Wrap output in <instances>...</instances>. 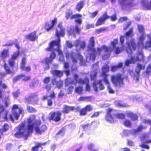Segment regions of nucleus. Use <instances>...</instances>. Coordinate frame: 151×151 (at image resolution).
<instances>
[{"label": "nucleus", "instance_id": "25", "mask_svg": "<svg viewBox=\"0 0 151 151\" xmlns=\"http://www.w3.org/2000/svg\"><path fill=\"white\" fill-rule=\"evenodd\" d=\"M84 4V2L83 1H79L76 4V9L78 12L80 11Z\"/></svg>", "mask_w": 151, "mask_h": 151}, {"label": "nucleus", "instance_id": "20", "mask_svg": "<svg viewBox=\"0 0 151 151\" xmlns=\"http://www.w3.org/2000/svg\"><path fill=\"white\" fill-rule=\"evenodd\" d=\"M74 109V108L73 106H70L68 105L64 106L62 112L64 113L67 114L70 111H73Z\"/></svg>", "mask_w": 151, "mask_h": 151}, {"label": "nucleus", "instance_id": "19", "mask_svg": "<svg viewBox=\"0 0 151 151\" xmlns=\"http://www.w3.org/2000/svg\"><path fill=\"white\" fill-rule=\"evenodd\" d=\"M146 128V127L143 126L142 125L140 124L135 129H133L132 132V134H135L139 132H141L143 130Z\"/></svg>", "mask_w": 151, "mask_h": 151}, {"label": "nucleus", "instance_id": "61", "mask_svg": "<svg viewBox=\"0 0 151 151\" xmlns=\"http://www.w3.org/2000/svg\"><path fill=\"white\" fill-rule=\"evenodd\" d=\"M37 95L36 94H32L28 96V99L29 101L31 100L32 99H35Z\"/></svg>", "mask_w": 151, "mask_h": 151}, {"label": "nucleus", "instance_id": "15", "mask_svg": "<svg viewBox=\"0 0 151 151\" xmlns=\"http://www.w3.org/2000/svg\"><path fill=\"white\" fill-rule=\"evenodd\" d=\"M25 38L26 39L28 40L32 41H35L37 38V37L36 35V31H35L29 33L28 35H25Z\"/></svg>", "mask_w": 151, "mask_h": 151}, {"label": "nucleus", "instance_id": "24", "mask_svg": "<svg viewBox=\"0 0 151 151\" xmlns=\"http://www.w3.org/2000/svg\"><path fill=\"white\" fill-rule=\"evenodd\" d=\"M47 143V142L44 143H39L36 144V145L32 147L31 149V150L32 151H38V149L39 147H41L42 149V145H45Z\"/></svg>", "mask_w": 151, "mask_h": 151}, {"label": "nucleus", "instance_id": "55", "mask_svg": "<svg viewBox=\"0 0 151 151\" xmlns=\"http://www.w3.org/2000/svg\"><path fill=\"white\" fill-rule=\"evenodd\" d=\"M116 106L120 108H125L128 106V105L126 104H122L120 103H118L116 104Z\"/></svg>", "mask_w": 151, "mask_h": 151}, {"label": "nucleus", "instance_id": "39", "mask_svg": "<svg viewBox=\"0 0 151 151\" xmlns=\"http://www.w3.org/2000/svg\"><path fill=\"white\" fill-rule=\"evenodd\" d=\"M149 40L146 42V47L147 49L151 47V36H149L148 37Z\"/></svg>", "mask_w": 151, "mask_h": 151}, {"label": "nucleus", "instance_id": "27", "mask_svg": "<svg viewBox=\"0 0 151 151\" xmlns=\"http://www.w3.org/2000/svg\"><path fill=\"white\" fill-rule=\"evenodd\" d=\"M88 79H89L87 77L83 79L81 78H79L76 81L75 84H76V83L83 84L86 83L88 82Z\"/></svg>", "mask_w": 151, "mask_h": 151}, {"label": "nucleus", "instance_id": "57", "mask_svg": "<svg viewBox=\"0 0 151 151\" xmlns=\"http://www.w3.org/2000/svg\"><path fill=\"white\" fill-rule=\"evenodd\" d=\"M138 28L139 32L143 33L144 31V29L142 25H138Z\"/></svg>", "mask_w": 151, "mask_h": 151}, {"label": "nucleus", "instance_id": "59", "mask_svg": "<svg viewBox=\"0 0 151 151\" xmlns=\"http://www.w3.org/2000/svg\"><path fill=\"white\" fill-rule=\"evenodd\" d=\"M131 22H127L125 25H124V26L123 27V29L124 30H126L131 25Z\"/></svg>", "mask_w": 151, "mask_h": 151}, {"label": "nucleus", "instance_id": "63", "mask_svg": "<svg viewBox=\"0 0 151 151\" xmlns=\"http://www.w3.org/2000/svg\"><path fill=\"white\" fill-rule=\"evenodd\" d=\"M76 55L78 59L80 60L81 62H82L83 60V57L81 55L80 53H77Z\"/></svg>", "mask_w": 151, "mask_h": 151}, {"label": "nucleus", "instance_id": "43", "mask_svg": "<svg viewBox=\"0 0 151 151\" xmlns=\"http://www.w3.org/2000/svg\"><path fill=\"white\" fill-rule=\"evenodd\" d=\"M138 45L139 47H140L142 49L145 48L147 49L146 47V43L145 44L143 41L139 42L138 43Z\"/></svg>", "mask_w": 151, "mask_h": 151}, {"label": "nucleus", "instance_id": "14", "mask_svg": "<svg viewBox=\"0 0 151 151\" xmlns=\"http://www.w3.org/2000/svg\"><path fill=\"white\" fill-rule=\"evenodd\" d=\"M128 47L129 49L127 48L126 51L127 53H132V50L131 48H132L133 50H135L137 47V44L136 43L134 40L132 39L128 43Z\"/></svg>", "mask_w": 151, "mask_h": 151}, {"label": "nucleus", "instance_id": "52", "mask_svg": "<svg viewBox=\"0 0 151 151\" xmlns=\"http://www.w3.org/2000/svg\"><path fill=\"white\" fill-rule=\"evenodd\" d=\"M111 45L114 48L116 47V46L118 43V40L117 39H114L113 41L111 42Z\"/></svg>", "mask_w": 151, "mask_h": 151}, {"label": "nucleus", "instance_id": "47", "mask_svg": "<svg viewBox=\"0 0 151 151\" xmlns=\"http://www.w3.org/2000/svg\"><path fill=\"white\" fill-rule=\"evenodd\" d=\"M14 61L15 60L10 58L9 59L8 61V64L12 67H13L14 66L15 63Z\"/></svg>", "mask_w": 151, "mask_h": 151}, {"label": "nucleus", "instance_id": "46", "mask_svg": "<svg viewBox=\"0 0 151 151\" xmlns=\"http://www.w3.org/2000/svg\"><path fill=\"white\" fill-rule=\"evenodd\" d=\"M114 48V53L116 54H119L122 51V49L119 47H116Z\"/></svg>", "mask_w": 151, "mask_h": 151}, {"label": "nucleus", "instance_id": "60", "mask_svg": "<svg viewBox=\"0 0 151 151\" xmlns=\"http://www.w3.org/2000/svg\"><path fill=\"white\" fill-rule=\"evenodd\" d=\"M135 61H131L128 59L126 60L125 61V65L126 66H128L130 63H134Z\"/></svg>", "mask_w": 151, "mask_h": 151}, {"label": "nucleus", "instance_id": "38", "mask_svg": "<svg viewBox=\"0 0 151 151\" xmlns=\"http://www.w3.org/2000/svg\"><path fill=\"white\" fill-rule=\"evenodd\" d=\"M20 54V52L19 51L16 52H14L13 54L12 55L10 58L12 59L15 60L17 59Z\"/></svg>", "mask_w": 151, "mask_h": 151}, {"label": "nucleus", "instance_id": "7", "mask_svg": "<svg viewBox=\"0 0 151 151\" xmlns=\"http://www.w3.org/2000/svg\"><path fill=\"white\" fill-rule=\"evenodd\" d=\"M113 111L112 108H108L106 110V115L105 118L106 121L111 123H114L116 121L114 118L115 114L112 113Z\"/></svg>", "mask_w": 151, "mask_h": 151}, {"label": "nucleus", "instance_id": "6", "mask_svg": "<svg viewBox=\"0 0 151 151\" xmlns=\"http://www.w3.org/2000/svg\"><path fill=\"white\" fill-rule=\"evenodd\" d=\"M111 78L112 83L115 86H119L123 84V78L122 77L121 75L119 73L112 76Z\"/></svg>", "mask_w": 151, "mask_h": 151}, {"label": "nucleus", "instance_id": "4", "mask_svg": "<svg viewBox=\"0 0 151 151\" xmlns=\"http://www.w3.org/2000/svg\"><path fill=\"white\" fill-rule=\"evenodd\" d=\"M12 114L9 116V119L12 121H14L13 116L15 119L17 120L20 116V115L22 113V110L18 108V105H14L12 107Z\"/></svg>", "mask_w": 151, "mask_h": 151}, {"label": "nucleus", "instance_id": "31", "mask_svg": "<svg viewBox=\"0 0 151 151\" xmlns=\"http://www.w3.org/2000/svg\"><path fill=\"white\" fill-rule=\"evenodd\" d=\"M125 35L127 37H132L133 35V28H130L128 31L126 32Z\"/></svg>", "mask_w": 151, "mask_h": 151}, {"label": "nucleus", "instance_id": "30", "mask_svg": "<svg viewBox=\"0 0 151 151\" xmlns=\"http://www.w3.org/2000/svg\"><path fill=\"white\" fill-rule=\"evenodd\" d=\"M53 28V27L48 22H47L45 23L44 28L45 30L48 31L51 30Z\"/></svg>", "mask_w": 151, "mask_h": 151}, {"label": "nucleus", "instance_id": "36", "mask_svg": "<svg viewBox=\"0 0 151 151\" xmlns=\"http://www.w3.org/2000/svg\"><path fill=\"white\" fill-rule=\"evenodd\" d=\"M20 68L22 70L27 72H29L31 70V68L29 66H25V65L20 67Z\"/></svg>", "mask_w": 151, "mask_h": 151}, {"label": "nucleus", "instance_id": "26", "mask_svg": "<svg viewBox=\"0 0 151 151\" xmlns=\"http://www.w3.org/2000/svg\"><path fill=\"white\" fill-rule=\"evenodd\" d=\"M122 63L121 62H119L116 65L111 66V70L112 72H115L118 69L122 68Z\"/></svg>", "mask_w": 151, "mask_h": 151}, {"label": "nucleus", "instance_id": "8", "mask_svg": "<svg viewBox=\"0 0 151 151\" xmlns=\"http://www.w3.org/2000/svg\"><path fill=\"white\" fill-rule=\"evenodd\" d=\"M50 116L48 119L49 121L52 120L55 122H58L61 119L62 114L59 111L52 112L50 113Z\"/></svg>", "mask_w": 151, "mask_h": 151}, {"label": "nucleus", "instance_id": "45", "mask_svg": "<svg viewBox=\"0 0 151 151\" xmlns=\"http://www.w3.org/2000/svg\"><path fill=\"white\" fill-rule=\"evenodd\" d=\"M91 124H85L82 125L81 126L85 130L90 129L91 128Z\"/></svg>", "mask_w": 151, "mask_h": 151}, {"label": "nucleus", "instance_id": "56", "mask_svg": "<svg viewBox=\"0 0 151 151\" xmlns=\"http://www.w3.org/2000/svg\"><path fill=\"white\" fill-rule=\"evenodd\" d=\"M50 78L49 77H46L44 78L43 80V82L45 84H47L50 81Z\"/></svg>", "mask_w": 151, "mask_h": 151}, {"label": "nucleus", "instance_id": "50", "mask_svg": "<svg viewBox=\"0 0 151 151\" xmlns=\"http://www.w3.org/2000/svg\"><path fill=\"white\" fill-rule=\"evenodd\" d=\"M100 113V112L99 111L94 112L91 116V117L93 118L95 117H98Z\"/></svg>", "mask_w": 151, "mask_h": 151}, {"label": "nucleus", "instance_id": "29", "mask_svg": "<svg viewBox=\"0 0 151 151\" xmlns=\"http://www.w3.org/2000/svg\"><path fill=\"white\" fill-rule=\"evenodd\" d=\"M4 67L5 69V73L6 74H13V71L11 70L9 67L6 64V63H5L4 65Z\"/></svg>", "mask_w": 151, "mask_h": 151}, {"label": "nucleus", "instance_id": "2", "mask_svg": "<svg viewBox=\"0 0 151 151\" xmlns=\"http://www.w3.org/2000/svg\"><path fill=\"white\" fill-rule=\"evenodd\" d=\"M89 45L87 46L88 50L91 52L89 54L90 59L94 61L95 59L96 56L100 55L101 52L104 50L106 54L103 55L104 58H107L110 56L113 51L111 47H107L105 45L101 46V47H97V49L94 48L95 45V38L93 37L90 38L89 40Z\"/></svg>", "mask_w": 151, "mask_h": 151}, {"label": "nucleus", "instance_id": "10", "mask_svg": "<svg viewBox=\"0 0 151 151\" xmlns=\"http://www.w3.org/2000/svg\"><path fill=\"white\" fill-rule=\"evenodd\" d=\"M73 12L72 10L69 9L67 10L65 13V17L66 19H72L76 18H80L82 17L81 14H73Z\"/></svg>", "mask_w": 151, "mask_h": 151}, {"label": "nucleus", "instance_id": "3", "mask_svg": "<svg viewBox=\"0 0 151 151\" xmlns=\"http://www.w3.org/2000/svg\"><path fill=\"white\" fill-rule=\"evenodd\" d=\"M58 27L60 28V31L57 29H56L55 35L58 37L57 40H53L51 41L49 44L48 46L45 50L47 51H57L60 55H63L62 51L60 50V37L64 36L65 29L63 28L60 24H59Z\"/></svg>", "mask_w": 151, "mask_h": 151}, {"label": "nucleus", "instance_id": "53", "mask_svg": "<svg viewBox=\"0 0 151 151\" xmlns=\"http://www.w3.org/2000/svg\"><path fill=\"white\" fill-rule=\"evenodd\" d=\"M12 94L13 97L17 99L20 94V92L18 90H17L16 91H14L12 93Z\"/></svg>", "mask_w": 151, "mask_h": 151}, {"label": "nucleus", "instance_id": "41", "mask_svg": "<svg viewBox=\"0 0 151 151\" xmlns=\"http://www.w3.org/2000/svg\"><path fill=\"white\" fill-rule=\"evenodd\" d=\"M27 109L28 111L30 113L35 112L36 111V110L35 109L29 106H27Z\"/></svg>", "mask_w": 151, "mask_h": 151}, {"label": "nucleus", "instance_id": "33", "mask_svg": "<svg viewBox=\"0 0 151 151\" xmlns=\"http://www.w3.org/2000/svg\"><path fill=\"white\" fill-rule=\"evenodd\" d=\"M1 55L2 57L4 58L8 57L9 55L8 50L4 49L2 51Z\"/></svg>", "mask_w": 151, "mask_h": 151}, {"label": "nucleus", "instance_id": "18", "mask_svg": "<svg viewBox=\"0 0 151 151\" xmlns=\"http://www.w3.org/2000/svg\"><path fill=\"white\" fill-rule=\"evenodd\" d=\"M50 72L53 76L60 77L63 75L62 71L58 70H52Z\"/></svg>", "mask_w": 151, "mask_h": 151}, {"label": "nucleus", "instance_id": "54", "mask_svg": "<svg viewBox=\"0 0 151 151\" xmlns=\"http://www.w3.org/2000/svg\"><path fill=\"white\" fill-rule=\"evenodd\" d=\"M127 18L126 17H120L119 19L118 22L119 23H121L124 21L127 20Z\"/></svg>", "mask_w": 151, "mask_h": 151}, {"label": "nucleus", "instance_id": "58", "mask_svg": "<svg viewBox=\"0 0 151 151\" xmlns=\"http://www.w3.org/2000/svg\"><path fill=\"white\" fill-rule=\"evenodd\" d=\"M65 134V131L63 128L60 129L58 132L56 134V135H61L63 136Z\"/></svg>", "mask_w": 151, "mask_h": 151}, {"label": "nucleus", "instance_id": "51", "mask_svg": "<svg viewBox=\"0 0 151 151\" xmlns=\"http://www.w3.org/2000/svg\"><path fill=\"white\" fill-rule=\"evenodd\" d=\"M106 29L105 27H101L96 30V32L97 33H100L104 31Z\"/></svg>", "mask_w": 151, "mask_h": 151}, {"label": "nucleus", "instance_id": "48", "mask_svg": "<svg viewBox=\"0 0 151 151\" xmlns=\"http://www.w3.org/2000/svg\"><path fill=\"white\" fill-rule=\"evenodd\" d=\"M63 82L61 80L57 81L56 84L57 87L58 88H60L63 86Z\"/></svg>", "mask_w": 151, "mask_h": 151}, {"label": "nucleus", "instance_id": "16", "mask_svg": "<svg viewBox=\"0 0 151 151\" xmlns=\"http://www.w3.org/2000/svg\"><path fill=\"white\" fill-rule=\"evenodd\" d=\"M141 4L145 9L151 10V0H141Z\"/></svg>", "mask_w": 151, "mask_h": 151}, {"label": "nucleus", "instance_id": "12", "mask_svg": "<svg viewBox=\"0 0 151 151\" xmlns=\"http://www.w3.org/2000/svg\"><path fill=\"white\" fill-rule=\"evenodd\" d=\"M102 80H99L98 82L95 81L93 84V86L94 90L96 92H97L98 90H104L105 86L102 83Z\"/></svg>", "mask_w": 151, "mask_h": 151}, {"label": "nucleus", "instance_id": "23", "mask_svg": "<svg viewBox=\"0 0 151 151\" xmlns=\"http://www.w3.org/2000/svg\"><path fill=\"white\" fill-rule=\"evenodd\" d=\"M103 81L107 85V89L108 92L110 93H114V91L112 88L110 83L109 81V80H105Z\"/></svg>", "mask_w": 151, "mask_h": 151}, {"label": "nucleus", "instance_id": "1", "mask_svg": "<svg viewBox=\"0 0 151 151\" xmlns=\"http://www.w3.org/2000/svg\"><path fill=\"white\" fill-rule=\"evenodd\" d=\"M27 122V128L26 127L25 122H22L17 127V131L14 134L15 137H23L24 139H27L30 134L33 132L34 126L35 132L38 134H41L47 130V127L45 125L43 124L39 126L42 123L40 119L37 120L33 122L32 119L29 118Z\"/></svg>", "mask_w": 151, "mask_h": 151}, {"label": "nucleus", "instance_id": "17", "mask_svg": "<svg viewBox=\"0 0 151 151\" xmlns=\"http://www.w3.org/2000/svg\"><path fill=\"white\" fill-rule=\"evenodd\" d=\"M65 57L67 59L70 58L72 59V61L73 63L77 62V59L75 57V54L73 52H67L65 54Z\"/></svg>", "mask_w": 151, "mask_h": 151}, {"label": "nucleus", "instance_id": "62", "mask_svg": "<svg viewBox=\"0 0 151 151\" xmlns=\"http://www.w3.org/2000/svg\"><path fill=\"white\" fill-rule=\"evenodd\" d=\"M86 47V43L85 42L82 41L81 42L80 45V49H84Z\"/></svg>", "mask_w": 151, "mask_h": 151}, {"label": "nucleus", "instance_id": "34", "mask_svg": "<svg viewBox=\"0 0 151 151\" xmlns=\"http://www.w3.org/2000/svg\"><path fill=\"white\" fill-rule=\"evenodd\" d=\"M115 117L116 119H123L125 118V115L123 113H118L115 114Z\"/></svg>", "mask_w": 151, "mask_h": 151}, {"label": "nucleus", "instance_id": "9", "mask_svg": "<svg viewBox=\"0 0 151 151\" xmlns=\"http://www.w3.org/2000/svg\"><path fill=\"white\" fill-rule=\"evenodd\" d=\"M78 109L77 111H79V115L81 116L86 115L87 112L90 111L93 109V106L90 104L87 105L81 109H78Z\"/></svg>", "mask_w": 151, "mask_h": 151}, {"label": "nucleus", "instance_id": "13", "mask_svg": "<svg viewBox=\"0 0 151 151\" xmlns=\"http://www.w3.org/2000/svg\"><path fill=\"white\" fill-rule=\"evenodd\" d=\"M109 17H110L107 15L106 13H104L97 19L96 23V26H98L103 24L106 20L109 19Z\"/></svg>", "mask_w": 151, "mask_h": 151}, {"label": "nucleus", "instance_id": "22", "mask_svg": "<svg viewBox=\"0 0 151 151\" xmlns=\"http://www.w3.org/2000/svg\"><path fill=\"white\" fill-rule=\"evenodd\" d=\"M127 116L132 121H137L138 119V116L136 114L132 112H129L127 113Z\"/></svg>", "mask_w": 151, "mask_h": 151}, {"label": "nucleus", "instance_id": "21", "mask_svg": "<svg viewBox=\"0 0 151 151\" xmlns=\"http://www.w3.org/2000/svg\"><path fill=\"white\" fill-rule=\"evenodd\" d=\"M142 142V144L139 145L140 147L146 149L147 150H148L150 149V147L149 145L145 144H151V139L146 140L144 142Z\"/></svg>", "mask_w": 151, "mask_h": 151}, {"label": "nucleus", "instance_id": "5", "mask_svg": "<svg viewBox=\"0 0 151 151\" xmlns=\"http://www.w3.org/2000/svg\"><path fill=\"white\" fill-rule=\"evenodd\" d=\"M56 55L55 53L53 51L50 53L49 58L46 57L41 60V62L42 63L47 65L44 68V70H47L50 68L49 64L52 63L53 59L55 58Z\"/></svg>", "mask_w": 151, "mask_h": 151}, {"label": "nucleus", "instance_id": "64", "mask_svg": "<svg viewBox=\"0 0 151 151\" xmlns=\"http://www.w3.org/2000/svg\"><path fill=\"white\" fill-rule=\"evenodd\" d=\"M9 129V126L8 124H4L3 127V130L4 131H6Z\"/></svg>", "mask_w": 151, "mask_h": 151}, {"label": "nucleus", "instance_id": "28", "mask_svg": "<svg viewBox=\"0 0 151 151\" xmlns=\"http://www.w3.org/2000/svg\"><path fill=\"white\" fill-rule=\"evenodd\" d=\"M145 68V65H142L140 64H138L135 68V72L137 74H139L141 70L144 69Z\"/></svg>", "mask_w": 151, "mask_h": 151}, {"label": "nucleus", "instance_id": "49", "mask_svg": "<svg viewBox=\"0 0 151 151\" xmlns=\"http://www.w3.org/2000/svg\"><path fill=\"white\" fill-rule=\"evenodd\" d=\"M26 63V59L25 57L23 58L21 60L20 63V67H21L23 66H25Z\"/></svg>", "mask_w": 151, "mask_h": 151}, {"label": "nucleus", "instance_id": "32", "mask_svg": "<svg viewBox=\"0 0 151 151\" xmlns=\"http://www.w3.org/2000/svg\"><path fill=\"white\" fill-rule=\"evenodd\" d=\"M97 72L96 70H93L91 73L90 77L91 80H94L96 78Z\"/></svg>", "mask_w": 151, "mask_h": 151}, {"label": "nucleus", "instance_id": "37", "mask_svg": "<svg viewBox=\"0 0 151 151\" xmlns=\"http://www.w3.org/2000/svg\"><path fill=\"white\" fill-rule=\"evenodd\" d=\"M149 136L147 133L142 134L140 137V139L142 142H144L146 139L149 138Z\"/></svg>", "mask_w": 151, "mask_h": 151}, {"label": "nucleus", "instance_id": "40", "mask_svg": "<svg viewBox=\"0 0 151 151\" xmlns=\"http://www.w3.org/2000/svg\"><path fill=\"white\" fill-rule=\"evenodd\" d=\"M83 91V87L79 86L75 88V91L79 94H81Z\"/></svg>", "mask_w": 151, "mask_h": 151}, {"label": "nucleus", "instance_id": "35", "mask_svg": "<svg viewBox=\"0 0 151 151\" xmlns=\"http://www.w3.org/2000/svg\"><path fill=\"white\" fill-rule=\"evenodd\" d=\"M25 76L24 74H21L20 75H18L14 77L13 79V81L14 83H15L17 81L19 80L21 78Z\"/></svg>", "mask_w": 151, "mask_h": 151}, {"label": "nucleus", "instance_id": "44", "mask_svg": "<svg viewBox=\"0 0 151 151\" xmlns=\"http://www.w3.org/2000/svg\"><path fill=\"white\" fill-rule=\"evenodd\" d=\"M151 73V64H150L147 65L145 71V73L147 75H149Z\"/></svg>", "mask_w": 151, "mask_h": 151}, {"label": "nucleus", "instance_id": "42", "mask_svg": "<svg viewBox=\"0 0 151 151\" xmlns=\"http://www.w3.org/2000/svg\"><path fill=\"white\" fill-rule=\"evenodd\" d=\"M124 125L126 127H130L131 124L130 120L128 119L125 120L124 122Z\"/></svg>", "mask_w": 151, "mask_h": 151}, {"label": "nucleus", "instance_id": "11", "mask_svg": "<svg viewBox=\"0 0 151 151\" xmlns=\"http://www.w3.org/2000/svg\"><path fill=\"white\" fill-rule=\"evenodd\" d=\"M102 70L101 72L100 76L103 78V80L109 79L108 78L109 74L106 73L107 72L109 71V67L108 65L106 64L103 66Z\"/></svg>", "mask_w": 151, "mask_h": 151}]
</instances>
